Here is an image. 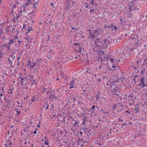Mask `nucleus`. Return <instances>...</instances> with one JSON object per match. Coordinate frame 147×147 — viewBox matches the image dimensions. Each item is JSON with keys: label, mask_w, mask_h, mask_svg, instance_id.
<instances>
[{"label": "nucleus", "mask_w": 147, "mask_h": 147, "mask_svg": "<svg viewBox=\"0 0 147 147\" xmlns=\"http://www.w3.org/2000/svg\"><path fill=\"white\" fill-rule=\"evenodd\" d=\"M102 30L101 28L99 27L98 28L94 30L92 32H90V34L88 35V38L92 40H95L98 38V35L102 32Z\"/></svg>", "instance_id": "f257e3e1"}, {"label": "nucleus", "mask_w": 147, "mask_h": 147, "mask_svg": "<svg viewBox=\"0 0 147 147\" xmlns=\"http://www.w3.org/2000/svg\"><path fill=\"white\" fill-rule=\"evenodd\" d=\"M147 78L143 77L140 80L141 84L138 85L141 88H144L147 86Z\"/></svg>", "instance_id": "f03ea898"}, {"label": "nucleus", "mask_w": 147, "mask_h": 147, "mask_svg": "<svg viewBox=\"0 0 147 147\" xmlns=\"http://www.w3.org/2000/svg\"><path fill=\"white\" fill-rule=\"evenodd\" d=\"M95 43V44L98 46H102V44H103V42H102V41L100 38H97L96 39L93 40Z\"/></svg>", "instance_id": "7ed1b4c3"}, {"label": "nucleus", "mask_w": 147, "mask_h": 147, "mask_svg": "<svg viewBox=\"0 0 147 147\" xmlns=\"http://www.w3.org/2000/svg\"><path fill=\"white\" fill-rule=\"evenodd\" d=\"M102 44V47L106 48L107 47L108 45L109 44V42L107 39H105L104 40Z\"/></svg>", "instance_id": "20e7f679"}, {"label": "nucleus", "mask_w": 147, "mask_h": 147, "mask_svg": "<svg viewBox=\"0 0 147 147\" xmlns=\"http://www.w3.org/2000/svg\"><path fill=\"white\" fill-rule=\"evenodd\" d=\"M19 81H20V82L22 83L21 84V85H23L25 83V84H26V83L25 82V81H26L27 80V78L26 77H23V78H21L20 77H19L18 79Z\"/></svg>", "instance_id": "39448f33"}, {"label": "nucleus", "mask_w": 147, "mask_h": 147, "mask_svg": "<svg viewBox=\"0 0 147 147\" xmlns=\"http://www.w3.org/2000/svg\"><path fill=\"white\" fill-rule=\"evenodd\" d=\"M41 59L40 58L37 59L36 60V63L35 64L37 66V67H39L40 66V65H41Z\"/></svg>", "instance_id": "423d86ee"}, {"label": "nucleus", "mask_w": 147, "mask_h": 147, "mask_svg": "<svg viewBox=\"0 0 147 147\" xmlns=\"http://www.w3.org/2000/svg\"><path fill=\"white\" fill-rule=\"evenodd\" d=\"M28 64L30 66V68L31 69L33 68L34 66L35 65V64L33 62H31L30 61V60H28Z\"/></svg>", "instance_id": "0eeeda50"}, {"label": "nucleus", "mask_w": 147, "mask_h": 147, "mask_svg": "<svg viewBox=\"0 0 147 147\" xmlns=\"http://www.w3.org/2000/svg\"><path fill=\"white\" fill-rule=\"evenodd\" d=\"M131 39L132 40H134L135 41H137L138 42L139 41V38L138 36L136 35H134L133 37H132Z\"/></svg>", "instance_id": "6e6552de"}, {"label": "nucleus", "mask_w": 147, "mask_h": 147, "mask_svg": "<svg viewBox=\"0 0 147 147\" xmlns=\"http://www.w3.org/2000/svg\"><path fill=\"white\" fill-rule=\"evenodd\" d=\"M136 42L135 44L133 45V47L134 49H136L138 48V47L140 46V44L138 42H137L136 41Z\"/></svg>", "instance_id": "1a4fd4ad"}, {"label": "nucleus", "mask_w": 147, "mask_h": 147, "mask_svg": "<svg viewBox=\"0 0 147 147\" xmlns=\"http://www.w3.org/2000/svg\"><path fill=\"white\" fill-rule=\"evenodd\" d=\"M75 82V81L74 80H72L70 82V86L69 88L70 89L73 88L74 84Z\"/></svg>", "instance_id": "9d476101"}, {"label": "nucleus", "mask_w": 147, "mask_h": 147, "mask_svg": "<svg viewBox=\"0 0 147 147\" xmlns=\"http://www.w3.org/2000/svg\"><path fill=\"white\" fill-rule=\"evenodd\" d=\"M112 67L114 68V70L115 71H119L120 69L118 67L116 66L114 64H113Z\"/></svg>", "instance_id": "9b49d317"}, {"label": "nucleus", "mask_w": 147, "mask_h": 147, "mask_svg": "<svg viewBox=\"0 0 147 147\" xmlns=\"http://www.w3.org/2000/svg\"><path fill=\"white\" fill-rule=\"evenodd\" d=\"M24 38L28 41L27 43L31 42V39L30 37L28 36L25 37Z\"/></svg>", "instance_id": "f8f14e48"}, {"label": "nucleus", "mask_w": 147, "mask_h": 147, "mask_svg": "<svg viewBox=\"0 0 147 147\" xmlns=\"http://www.w3.org/2000/svg\"><path fill=\"white\" fill-rule=\"evenodd\" d=\"M74 123H73V126H79L77 125L79 123V121L77 120H74Z\"/></svg>", "instance_id": "ddd939ff"}, {"label": "nucleus", "mask_w": 147, "mask_h": 147, "mask_svg": "<svg viewBox=\"0 0 147 147\" xmlns=\"http://www.w3.org/2000/svg\"><path fill=\"white\" fill-rule=\"evenodd\" d=\"M78 47L79 48V49L78 50V52L79 53H81L82 52V50H84V49L83 48L82 46H79Z\"/></svg>", "instance_id": "4468645a"}, {"label": "nucleus", "mask_w": 147, "mask_h": 147, "mask_svg": "<svg viewBox=\"0 0 147 147\" xmlns=\"http://www.w3.org/2000/svg\"><path fill=\"white\" fill-rule=\"evenodd\" d=\"M113 26H111V29L112 30H115L116 31L117 29V28L116 26L115 25H114L113 24Z\"/></svg>", "instance_id": "2eb2a0df"}, {"label": "nucleus", "mask_w": 147, "mask_h": 147, "mask_svg": "<svg viewBox=\"0 0 147 147\" xmlns=\"http://www.w3.org/2000/svg\"><path fill=\"white\" fill-rule=\"evenodd\" d=\"M9 42H10V44H14V43L15 42V38H12V39H11L10 38H9Z\"/></svg>", "instance_id": "dca6fc26"}, {"label": "nucleus", "mask_w": 147, "mask_h": 147, "mask_svg": "<svg viewBox=\"0 0 147 147\" xmlns=\"http://www.w3.org/2000/svg\"><path fill=\"white\" fill-rule=\"evenodd\" d=\"M136 0H128L129 3H130L132 5L135 4Z\"/></svg>", "instance_id": "f3484780"}, {"label": "nucleus", "mask_w": 147, "mask_h": 147, "mask_svg": "<svg viewBox=\"0 0 147 147\" xmlns=\"http://www.w3.org/2000/svg\"><path fill=\"white\" fill-rule=\"evenodd\" d=\"M10 7H12V9H13L15 8L16 7H18V5H17V4H11V5Z\"/></svg>", "instance_id": "a211bd4d"}, {"label": "nucleus", "mask_w": 147, "mask_h": 147, "mask_svg": "<svg viewBox=\"0 0 147 147\" xmlns=\"http://www.w3.org/2000/svg\"><path fill=\"white\" fill-rule=\"evenodd\" d=\"M34 1V3L33 4V7L35 9H36V7L37 5H38V3L37 2V1H36V2H35L34 1L35 0H33Z\"/></svg>", "instance_id": "6ab92c4d"}, {"label": "nucleus", "mask_w": 147, "mask_h": 147, "mask_svg": "<svg viewBox=\"0 0 147 147\" xmlns=\"http://www.w3.org/2000/svg\"><path fill=\"white\" fill-rule=\"evenodd\" d=\"M20 16V14H19V16H18V14H16V16L14 17L13 19V21H14L16 19L18 20V19Z\"/></svg>", "instance_id": "aec40b11"}, {"label": "nucleus", "mask_w": 147, "mask_h": 147, "mask_svg": "<svg viewBox=\"0 0 147 147\" xmlns=\"http://www.w3.org/2000/svg\"><path fill=\"white\" fill-rule=\"evenodd\" d=\"M7 60L8 62L10 64V65H12V61L9 58H7Z\"/></svg>", "instance_id": "412c9836"}, {"label": "nucleus", "mask_w": 147, "mask_h": 147, "mask_svg": "<svg viewBox=\"0 0 147 147\" xmlns=\"http://www.w3.org/2000/svg\"><path fill=\"white\" fill-rule=\"evenodd\" d=\"M35 13V10H34L33 11L30 13V14L32 16H34V14Z\"/></svg>", "instance_id": "4be33fe9"}, {"label": "nucleus", "mask_w": 147, "mask_h": 147, "mask_svg": "<svg viewBox=\"0 0 147 147\" xmlns=\"http://www.w3.org/2000/svg\"><path fill=\"white\" fill-rule=\"evenodd\" d=\"M91 1H90V3L92 4V5H93L94 4H97V3L96 2L94 3V0H91Z\"/></svg>", "instance_id": "5701e85b"}, {"label": "nucleus", "mask_w": 147, "mask_h": 147, "mask_svg": "<svg viewBox=\"0 0 147 147\" xmlns=\"http://www.w3.org/2000/svg\"><path fill=\"white\" fill-rule=\"evenodd\" d=\"M4 99L5 100V102L9 104L10 103V100L9 99H7L5 98V96H4Z\"/></svg>", "instance_id": "b1692460"}, {"label": "nucleus", "mask_w": 147, "mask_h": 147, "mask_svg": "<svg viewBox=\"0 0 147 147\" xmlns=\"http://www.w3.org/2000/svg\"><path fill=\"white\" fill-rule=\"evenodd\" d=\"M134 109L135 110V111H136V113H137L139 112V108L138 107H136V106L134 108Z\"/></svg>", "instance_id": "393cba45"}, {"label": "nucleus", "mask_w": 147, "mask_h": 147, "mask_svg": "<svg viewBox=\"0 0 147 147\" xmlns=\"http://www.w3.org/2000/svg\"><path fill=\"white\" fill-rule=\"evenodd\" d=\"M69 5H67L65 7L64 9L66 11H67L69 9Z\"/></svg>", "instance_id": "a878e982"}, {"label": "nucleus", "mask_w": 147, "mask_h": 147, "mask_svg": "<svg viewBox=\"0 0 147 147\" xmlns=\"http://www.w3.org/2000/svg\"><path fill=\"white\" fill-rule=\"evenodd\" d=\"M15 111L17 112V116H18L19 115V114L21 112L20 111H19L18 109H16L15 110Z\"/></svg>", "instance_id": "bb28decb"}, {"label": "nucleus", "mask_w": 147, "mask_h": 147, "mask_svg": "<svg viewBox=\"0 0 147 147\" xmlns=\"http://www.w3.org/2000/svg\"><path fill=\"white\" fill-rule=\"evenodd\" d=\"M10 32H12V33H13L14 30V28H12V26H10Z\"/></svg>", "instance_id": "cd10ccee"}, {"label": "nucleus", "mask_w": 147, "mask_h": 147, "mask_svg": "<svg viewBox=\"0 0 147 147\" xmlns=\"http://www.w3.org/2000/svg\"><path fill=\"white\" fill-rule=\"evenodd\" d=\"M113 82L115 83H117L119 82V78H116L113 79Z\"/></svg>", "instance_id": "c85d7f7f"}, {"label": "nucleus", "mask_w": 147, "mask_h": 147, "mask_svg": "<svg viewBox=\"0 0 147 147\" xmlns=\"http://www.w3.org/2000/svg\"><path fill=\"white\" fill-rule=\"evenodd\" d=\"M51 57H52V55H51V54L49 53L48 54V55H47V58L48 59H50L51 58Z\"/></svg>", "instance_id": "c756f323"}, {"label": "nucleus", "mask_w": 147, "mask_h": 147, "mask_svg": "<svg viewBox=\"0 0 147 147\" xmlns=\"http://www.w3.org/2000/svg\"><path fill=\"white\" fill-rule=\"evenodd\" d=\"M88 121V120L87 119V117H86L84 118L83 121H84V122L86 123V121Z\"/></svg>", "instance_id": "7c9ffc66"}, {"label": "nucleus", "mask_w": 147, "mask_h": 147, "mask_svg": "<svg viewBox=\"0 0 147 147\" xmlns=\"http://www.w3.org/2000/svg\"><path fill=\"white\" fill-rule=\"evenodd\" d=\"M48 102L47 101H46L45 102L44 104L43 105L42 107L43 108H45L46 106L48 105Z\"/></svg>", "instance_id": "2f4dec72"}, {"label": "nucleus", "mask_w": 147, "mask_h": 147, "mask_svg": "<svg viewBox=\"0 0 147 147\" xmlns=\"http://www.w3.org/2000/svg\"><path fill=\"white\" fill-rule=\"evenodd\" d=\"M94 12L95 13H96V11L95 10L93 9H91L89 11V13H92L93 12Z\"/></svg>", "instance_id": "473e14b6"}, {"label": "nucleus", "mask_w": 147, "mask_h": 147, "mask_svg": "<svg viewBox=\"0 0 147 147\" xmlns=\"http://www.w3.org/2000/svg\"><path fill=\"white\" fill-rule=\"evenodd\" d=\"M144 63L145 65H147V57H146L144 60Z\"/></svg>", "instance_id": "72a5a7b5"}, {"label": "nucleus", "mask_w": 147, "mask_h": 147, "mask_svg": "<svg viewBox=\"0 0 147 147\" xmlns=\"http://www.w3.org/2000/svg\"><path fill=\"white\" fill-rule=\"evenodd\" d=\"M110 61L112 64L113 63V62H115L114 59H113L112 58H110Z\"/></svg>", "instance_id": "f704fd0d"}, {"label": "nucleus", "mask_w": 147, "mask_h": 147, "mask_svg": "<svg viewBox=\"0 0 147 147\" xmlns=\"http://www.w3.org/2000/svg\"><path fill=\"white\" fill-rule=\"evenodd\" d=\"M10 26H8L7 28L6 29V32H9L10 31Z\"/></svg>", "instance_id": "c9c22d12"}, {"label": "nucleus", "mask_w": 147, "mask_h": 147, "mask_svg": "<svg viewBox=\"0 0 147 147\" xmlns=\"http://www.w3.org/2000/svg\"><path fill=\"white\" fill-rule=\"evenodd\" d=\"M146 70V69L144 68L141 71V73L142 74H143L145 73V71Z\"/></svg>", "instance_id": "e433bc0d"}, {"label": "nucleus", "mask_w": 147, "mask_h": 147, "mask_svg": "<svg viewBox=\"0 0 147 147\" xmlns=\"http://www.w3.org/2000/svg\"><path fill=\"white\" fill-rule=\"evenodd\" d=\"M124 79H125L123 77H121L120 78H119V81H121V82H123V80Z\"/></svg>", "instance_id": "4c0bfd02"}, {"label": "nucleus", "mask_w": 147, "mask_h": 147, "mask_svg": "<svg viewBox=\"0 0 147 147\" xmlns=\"http://www.w3.org/2000/svg\"><path fill=\"white\" fill-rule=\"evenodd\" d=\"M10 57H11L13 60L15 58V57L13 56V55H10Z\"/></svg>", "instance_id": "58836bf2"}, {"label": "nucleus", "mask_w": 147, "mask_h": 147, "mask_svg": "<svg viewBox=\"0 0 147 147\" xmlns=\"http://www.w3.org/2000/svg\"><path fill=\"white\" fill-rule=\"evenodd\" d=\"M82 129L84 131H86V127L83 126L82 127Z\"/></svg>", "instance_id": "ea45409f"}, {"label": "nucleus", "mask_w": 147, "mask_h": 147, "mask_svg": "<svg viewBox=\"0 0 147 147\" xmlns=\"http://www.w3.org/2000/svg\"><path fill=\"white\" fill-rule=\"evenodd\" d=\"M50 38V36H47V37L46 38V41H49V40Z\"/></svg>", "instance_id": "a19ab883"}, {"label": "nucleus", "mask_w": 147, "mask_h": 147, "mask_svg": "<svg viewBox=\"0 0 147 147\" xmlns=\"http://www.w3.org/2000/svg\"><path fill=\"white\" fill-rule=\"evenodd\" d=\"M20 53H19V55H20V56H21L22 57V54H23V51H20Z\"/></svg>", "instance_id": "79ce46f5"}, {"label": "nucleus", "mask_w": 147, "mask_h": 147, "mask_svg": "<svg viewBox=\"0 0 147 147\" xmlns=\"http://www.w3.org/2000/svg\"><path fill=\"white\" fill-rule=\"evenodd\" d=\"M133 7H130L129 8V11H131L132 9H133Z\"/></svg>", "instance_id": "37998d69"}, {"label": "nucleus", "mask_w": 147, "mask_h": 147, "mask_svg": "<svg viewBox=\"0 0 147 147\" xmlns=\"http://www.w3.org/2000/svg\"><path fill=\"white\" fill-rule=\"evenodd\" d=\"M95 106L94 105H93L91 109V110H93L95 108Z\"/></svg>", "instance_id": "c03bdc74"}, {"label": "nucleus", "mask_w": 147, "mask_h": 147, "mask_svg": "<svg viewBox=\"0 0 147 147\" xmlns=\"http://www.w3.org/2000/svg\"><path fill=\"white\" fill-rule=\"evenodd\" d=\"M12 90H14V89H10L9 90V93L10 92L11 94L12 93Z\"/></svg>", "instance_id": "a18cd8bd"}, {"label": "nucleus", "mask_w": 147, "mask_h": 147, "mask_svg": "<svg viewBox=\"0 0 147 147\" xmlns=\"http://www.w3.org/2000/svg\"><path fill=\"white\" fill-rule=\"evenodd\" d=\"M30 4V3H29L27 1L26 3V6H28V5H29Z\"/></svg>", "instance_id": "49530a36"}, {"label": "nucleus", "mask_w": 147, "mask_h": 147, "mask_svg": "<svg viewBox=\"0 0 147 147\" xmlns=\"http://www.w3.org/2000/svg\"><path fill=\"white\" fill-rule=\"evenodd\" d=\"M119 107H123V105L122 104V103H119Z\"/></svg>", "instance_id": "de8ad7c7"}, {"label": "nucleus", "mask_w": 147, "mask_h": 147, "mask_svg": "<svg viewBox=\"0 0 147 147\" xmlns=\"http://www.w3.org/2000/svg\"><path fill=\"white\" fill-rule=\"evenodd\" d=\"M74 45H75V46L77 45V46H78H78H80V44L79 43H75L74 44Z\"/></svg>", "instance_id": "09e8293b"}, {"label": "nucleus", "mask_w": 147, "mask_h": 147, "mask_svg": "<svg viewBox=\"0 0 147 147\" xmlns=\"http://www.w3.org/2000/svg\"><path fill=\"white\" fill-rule=\"evenodd\" d=\"M38 69V68L37 67H36L34 69V71H35V73H36V72H37L38 71H37V70Z\"/></svg>", "instance_id": "8fccbe9b"}, {"label": "nucleus", "mask_w": 147, "mask_h": 147, "mask_svg": "<svg viewBox=\"0 0 147 147\" xmlns=\"http://www.w3.org/2000/svg\"><path fill=\"white\" fill-rule=\"evenodd\" d=\"M32 0H28L27 2L30 3V4L32 3Z\"/></svg>", "instance_id": "3c124183"}, {"label": "nucleus", "mask_w": 147, "mask_h": 147, "mask_svg": "<svg viewBox=\"0 0 147 147\" xmlns=\"http://www.w3.org/2000/svg\"><path fill=\"white\" fill-rule=\"evenodd\" d=\"M118 120L119 121H123V119H121V118H119L118 119Z\"/></svg>", "instance_id": "603ef678"}, {"label": "nucleus", "mask_w": 147, "mask_h": 147, "mask_svg": "<svg viewBox=\"0 0 147 147\" xmlns=\"http://www.w3.org/2000/svg\"><path fill=\"white\" fill-rule=\"evenodd\" d=\"M18 107H23V106L22 105H20L19 104H20V103L19 102H18Z\"/></svg>", "instance_id": "864d4df0"}, {"label": "nucleus", "mask_w": 147, "mask_h": 147, "mask_svg": "<svg viewBox=\"0 0 147 147\" xmlns=\"http://www.w3.org/2000/svg\"><path fill=\"white\" fill-rule=\"evenodd\" d=\"M32 27H30V28H28V32H29L30 30H32Z\"/></svg>", "instance_id": "5fc2aeb1"}, {"label": "nucleus", "mask_w": 147, "mask_h": 147, "mask_svg": "<svg viewBox=\"0 0 147 147\" xmlns=\"http://www.w3.org/2000/svg\"><path fill=\"white\" fill-rule=\"evenodd\" d=\"M44 144L45 145H47L48 144V141H46L44 142Z\"/></svg>", "instance_id": "6e6d98bb"}, {"label": "nucleus", "mask_w": 147, "mask_h": 147, "mask_svg": "<svg viewBox=\"0 0 147 147\" xmlns=\"http://www.w3.org/2000/svg\"><path fill=\"white\" fill-rule=\"evenodd\" d=\"M129 96L131 97V98H132L133 97V95L131 94H129V95L128 96V97H129Z\"/></svg>", "instance_id": "4d7b16f0"}, {"label": "nucleus", "mask_w": 147, "mask_h": 147, "mask_svg": "<svg viewBox=\"0 0 147 147\" xmlns=\"http://www.w3.org/2000/svg\"><path fill=\"white\" fill-rule=\"evenodd\" d=\"M28 96H26V97H24V100H26V99H28Z\"/></svg>", "instance_id": "13d9d810"}, {"label": "nucleus", "mask_w": 147, "mask_h": 147, "mask_svg": "<svg viewBox=\"0 0 147 147\" xmlns=\"http://www.w3.org/2000/svg\"><path fill=\"white\" fill-rule=\"evenodd\" d=\"M121 124H122V125H123V126H125V125H126V123H121Z\"/></svg>", "instance_id": "bf43d9fd"}, {"label": "nucleus", "mask_w": 147, "mask_h": 147, "mask_svg": "<svg viewBox=\"0 0 147 147\" xmlns=\"http://www.w3.org/2000/svg\"><path fill=\"white\" fill-rule=\"evenodd\" d=\"M113 26V25H111L110 26H107L108 27H109V29H111V26Z\"/></svg>", "instance_id": "052dcab7"}, {"label": "nucleus", "mask_w": 147, "mask_h": 147, "mask_svg": "<svg viewBox=\"0 0 147 147\" xmlns=\"http://www.w3.org/2000/svg\"><path fill=\"white\" fill-rule=\"evenodd\" d=\"M21 57L20 56L19 57H18V58L17 59V61H19L20 60V58Z\"/></svg>", "instance_id": "680f3d73"}, {"label": "nucleus", "mask_w": 147, "mask_h": 147, "mask_svg": "<svg viewBox=\"0 0 147 147\" xmlns=\"http://www.w3.org/2000/svg\"><path fill=\"white\" fill-rule=\"evenodd\" d=\"M98 94H97L96 95V100H97L98 99Z\"/></svg>", "instance_id": "e2e57ef3"}, {"label": "nucleus", "mask_w": 147, "mask_h": 147, "mask_svg": "<svg viewBox=\"0 0 147 147\" xmlns=\"http://www.w3.org/2000/svg\"><path fill=\"white\" fill-rule=\"evenodd\" d=\"M73 101L75 102L76 101V99L75 98H73Z\"/></svg>", "instance_id": "0e129e2a"}, {"label": "nucleus", "mask_w": 147, "mask_h": 147, "mask_svg": "<svg viewBox=\"0 0 147 147\" xmlns=\"http://www.w3.org/2000/svg\"><path fill=\"white\" fill-rule=\"evenodd\" d=\"M47 89V88H44L43 89V90H42V91H46V90Z\"/></svg>", "instance_id": "69168bd1"}, {"label": "nucleus", "mask_w": 147, "mask_h": 147, "mask_svg": "<svg viewBox=\"0 0 147 147\" xmlns=\"http://www.w3.org/2000/svg\"><path fill=\"white\" fill-rule=\"evenodd\" d=\"M122 110H123V109L122 108H121L120 109H119V110H118V111H119V112H121L122 111Z\"/></svg>", "instance_id": "338daca9"}, {"label": "nucleus", "mask_w": 147, "mask_h": 147, "mask_svg": "<svg viewBox=\"0 0 147 147\" xmlns=\"http://www.w3.org/2000/svg\"><path fill=\"white\" fill-rule=\"evenodd\" d=\"M117 91V90H115V89H114L113 90V92H116Z\"/></svg>", "instance_id": "774afa93"}]
</instances>
